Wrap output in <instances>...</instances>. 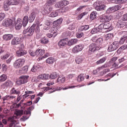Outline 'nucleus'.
Here are the masks:
<instances>
[{
	"label": "nucleus",
	"instance_id": "11",
	"mask_svg": "<svg viewBox=\"0 0 127 127\" xmlns=\"http://www.w3.org/2000/svg\"><path fill=\"white\" fill-rule=\"evenodd\" d=\"M22 24L23 25V21H22L20 19H18L15 25V28L16 30H19V29L22 27Z\"/></svg>",
	"mask_w": 127,
	"mask_h": 127
},
{
	"label": "nucleus",
	"instance_id": "24",
	"mask_svg": "<svg viewBox=\"0 0 127 127\" xmlns=\"http://www.w3.org/2000/svg\"><path fill=\"white\" fill-rule=\"evenodd\" d=\"M9 5H11V4H9L8 0H7L6 2L4 3V9L6 11H7L8 9H9Z\"/></svg>",
	"mask_w": 127,
	"mask_h": 127
},
{
	"label": "nucleus",
	"instance_id": "4",
	"mask_svg": "<svg viewBox=\"0 0 127 127\" xmlns=\"http://www.w3.org/2000/svg\"><path fill=\"white\" fill-rule=\"evenodd\" d=\"M35 30V25H33L29 29L24 30L23 32V34H24L25 36H32L34 33Z\"/></svg>",
	"mask_w": 127,
	"mask_h": 127
},
{
	"label": "nucleus",
	"instance_id": "59",
	"mask_svg": "<svg viewBox=\"0 0 127 127\" xmlns=\"http://www.w3.org/2000/svg\"><path fill=\"white\" fill-rule=\"evenodd\" d=\"M89 25H88L82 26L81 27V30H88V29H89Z\"/></svg>",
	"mask_w": 127,
	"mask_h": 127
},
{
	"label": "nucleus",
	"instance_id": "31",
	"mask_svg": "<svg viewBox=\"0 0 127 127\" xmlns=\"http://www.w3.org/2000/svg\"><path fill=\"white\" fill-rule=\"evenodd\" d=\"M116 10H115V7L114 6L109 7L107 10V13H112V12H115Z\"/></svg>",
	"mask_w": 127,
	"mask_h": 127
},
{
	"label": "nucleus",
	"instance_id": "5",
	"mask_svg": "<svg viewBox=\"0 0 127 127\" xmlns=\"http://www.w3.org/2000/svg\"><path fill=\"white\" fill-rule=\"evenodd\" d=\"M25 63V60L24 59H19L15 61L13 64L14 68L19 69L20 67H22Z\"/></svg>",
	"mask_w": 127,
	"mask_h": 127
},
{
	"label": "nucleus",
	"instance_id": "15",
	"mask_svg": "<svg viewBox=\"0 0 127 127\" xmlns=\"http://www.w3.org/2000/svg\"><path fill=\"white\" fill-rule=\"evenodd\" d=\"M20 42L19 38L18 37H15L12 39L11 44L12 45H17V44H19Z\"/></svg>",
	"mask_w": 127,
	"mask_h": 127
},
{
	"label": "nucleus",
	"instance_id": "19",
	"mask_svg": "<svg viewBox=\"0 0 127 127\" xmlns=\"http://www.w3.org/2000/svg\"><path fill=\"white\" fill-rule=\"evenodd\" d=\"M105 9H106V5L104 4L103 2H102V5L96 7V10L98 11H101V10H104Z\"/></svg>",
	"mask_w": 127,
	"mask_h": 127
},
{
	"label": "nucleus",
	"instance_id": "46",
	"mask_svg": "<svg viewBox=\"0 0 127 127\" xmlns=\"http://www.w3.org/2000/svg\"><path fill=\"white\" fill-rule=\"evenodd\" d=\"M50 9V8H48L47 9H44L42 11V14L46 15V14H47V13H50V11H48Z\"/></svg>",
	"mask_w": 127,
	"mask_h": 127
},
{
	"label": "nucleus",
	"instance_id": "9",
	"mask_svg": "<svg viewBox=\"0 0 127 127\" xmlns=\"http://www.w3.org/2000/svg\"><path fill=\"white\" fill-rule=\"evenodd\" d=\"M84 49L83 45L80 44L74 46L72 49V52L73 53H78L80 51H82Z\"/></svg>",
	"mask_w": 127,
	"mask_h": 127
},
{
	"label": "nucleus",
	"instance_id": "51",
	"mask_svg": "<svg viewBox=\"0 0 127 127\" xmlns=\"http://www.w3.org/2000/svg\"><path fill=\"white\" fill-rule=\"evenodd\" d=\"M23 115V111L21 110H18L16 112V116H22Z\"/></svg>",
	"mask_w": 127,
	"mask_h": 127
},
{
	"label": "nucleus",
	"instance_id": "52",
	"mask_svg": "<svg viewBox=\"0 0 127 127\" xmlns=\"http://www.w3.org/2000/svg\"><path fill=\"white\" fill-rule=\"evenodd\" d=\"M114 7L115 11H117V10H119V9H121V8H122V5H116L115 6H114Z\"/></svg>",
	"mask_w": 127,
	"mask_h": 127
},
{
	"label": "nucleus",
	"instance_id": "13",
	"mask_svg": "<svg viewBox=\"0 0 127 127\" xmlns=\"http://www.w3.org/2000/svg\"><path fill=\"white\" fill-rule=\"evenodd\" d=\"M68 41H66V39H62L58 42V45L60 47H63V46L66 45Z\"/></svg>",
	"mask_w": 127,
	"mask_h": 127
},
{
	"label": "nucleus",
	"instance_id": "36",
	"mask_svg": "<svg viewBox=\"0 0 127 127\" xmlns=\"http://www.w3.org/2000/svg\"><path fill=\"white\" fill-rule=\"evenodd\" d=\"M11 94H15V95H19L20 92L15 90V88H13L10 91Z\"/></svg>",
	"mask_w": 127,
	"mask_h": 127
},
{
	"label": "nucleus",
	"instance_id": "43",
	"mask_svg": "<svg viewBox=\"0 0 127 127\" xmlns=\"http://www.w3.org/2000/svg\"><path fill=\"white\" fill-rule=\"evenodd\" d=\"M57 0H49L47 1L48 5L50 6L52 5V4H54L55 2H56Z\"/></svg>",
	"mask_w": 127,
	"mask_h": 127
},
{
	"label": "nucleus",
	"instance_id": "47",
	"mask_svg": "<svg viewBox=\"0 0 127 127\" xmlns=\"http://www.w3.org/2000/svg\"><path fill=\"white\" fill-rule=\"evenodd\" d=\"M85 6H80L76 10V12L78 13L79 12H81L83 10V8L85 7Z\"/></svg>",
	"mask_w": 127,
	"mask_h": 127
},
{
	"label": "nucleus",
	"instance_id": "62",
	"mask_svg": "<svg viewBox=\"0 0 127 127\" xmlns=\"http://www.w3.org/2000/svg\"><path fill=\"white\" fill-rule=\"evenodd\" d=\"M103 38H98L96 43H97L98 44H102V43H103Z\"/></svg>",
	"mask_w": 127,
	"mask_h": 127
},
{
	"label": "nucleus",
	"instance_id": "17",
	"mask_svg": "<svg viewBox=\"0 0 127 127\" xmlns=\"http://www.w3.org/2000/svg\"><path fill=\"white\" fill-rule=\"evenodd\" d=\"M28 71V66L26 65L23 66L21 69L19 70V73L21 74H25V73H27Z\"/></svg>",
	"mask_w": 127,
	"mask_h": 127
},
{
	"label": "nucleus",
	"instance_id": "50",
	"mask_svg": "<svg viewBox=\"0 0 127 127\" xmlns=\"http://www.w3.org/2000/svg\"><path fill=\"white\" fill-rule=\"evenodd\" d=\"M63 88L62 87H57V88H55L52 92H49V94H51V93H54V92H56V91H61Z\"/></svg>",
	"mask_w": 127,
	"mask_h": 127
},
{
	"label": "nucleus",
	"instance_id": "37",
	"mask_svg": "<svg viewBox=\"0 0 127 127\" xmlns=\"http://www.w3.org/2000/svg\"><path fill=\"white\" fill-rule=\"evenodd\" d=\"M0 80L1 81V82H4V81H5V80L7 79V76L3 74L0 76Z\"/></svg>",
	"mask_w": 127,
	"mask_h": 127
},
{
	"label": "nucleus",
	"instance_id": "29",
	"mask_svg": "<svg viewBox=\"0 0 127 127\" xmlns=\"http://www.w3.org/2000/svg\"><path fill=\"white\" fill-rule=\"evenodd\" d=\"M29 94H34V92L31 91H25V94L23 95V98L29 97Z\"/></svg>",
	"mask_w": 127,
	"mask_h": 127
},
{
	"label": "nucleus",
	"instance_id": "10",
	"mask_svg": "<svg viewBox=\"0 0 127 127\" xmlns=\"http://www.w3.org/2000/svg\"><path fill=\"white\" fill-rule=\"evenodd\" d=\"M111 19H113V16L110 15L108 16L104 15L101 17L102 22H107V21H110Z\"/></svg>",
	"mask_w": 127,
	"mask_h": 127
},
{
	"label": "nucleus",
	"instance_id": "48",
	"mask_svg": "<svg viewBox=\"0 0 127 127\" xmlns=\"http://www.w3.org/2000/svg\"><path fill=\"white\" fill-rule=\"evenodd\" d=\"M38 69H39L38 66H37L36 65H34L31 69V71H32V72H35L38 70Z\"/></svg>",
	"mask_w": 127,
	"mask_h": 127
},
{
	"label": "nucleus",
	"instance_id": "6",
	"mask_svg": "<svg viewBox=\"0 0 127 127\" xmlns=\"http://www.w3.org/2000/svg\"><path fill=\"white\" fill-rule=\"evenodd\" d=\"M119 47L120 45L119 44V42L115 41L109 46L108 51L109 52L115 51V50H117V49L119 48Z\"/></svg>",
	"mask_w": 127,
	"mask_h": 127
},
{
	"label": "nucleus",
	"instance_id": "12",
	"mask_svg": "<svg viewBox=\"0 0 127 127\" xmlns=\"http://www.w3.org/2000/svg\"><path fill=\"white\" fill-rule=\"evenodd\" d=\"M111 66H112V64H111V62H109L108 63H105L102 66L98 67L97 70L99 72V71H101V70H103L104 68H109V67H111Z\"/></svg>",
	"mask_w": 127,
	"mask_h": 127
},
{
	"label": "nucleus",
	"instance_id": "55",
	"mask_svg": "<svg viewBox=\"0 0 127 127\" xmlns=\"http://www.w3.org/2000/svg\"><path fill=\"white\" fill-rule=\"evenodd\" d=\"M83 35H84L83 32H78L76 33V37H77V38H81Z\"/></svg>",
	"mask_w": 127,
	"mask_h": 127
},
{
	"label": "nucleus",
	"instance_id": "41",
	"mask_svg": "<svg viewBox=\"0 0 127 127\" xmlns=\"http://www.w3.org/2000/svg\"><path fill=\"white\" fill-rule=\"evenodd\" d=\"M104 29H109L111 27V24L109 23H103Z\"/></svg>",
	"mask_w": 127,
	"mask_h": 127
},
{
	"label": "nucleus",
	"instance_id": "25",
	"mask_svg": "<svg viewBox=\"0 0 127 127\" xmlns=\"http://www.w3.org/2000/svg\"><path fill=\"white\" fill-rule=\"evenodd\" d=\"M75 28H76V23L75 22L70 23L69 24L68 29L69 30H74Z\"/></svg>",
	"mask_w": 127,
	"mask_h": 127
},
{
	"label": "nucleus",
	"instance_id": "39",
	"mask_svg": "<svg viewBox=\"0 0 127 127\" xmlns=\"http://www.w3.org/2000/svg\"><path fill=\"white\" fill-rule=\"evenodd\" d=\"M56 16H58V11L53 12L50 14V17H56Z\"/></svg>",
	"mask_w": 127,
	"mask_h": 127
},
{
	"label": "nucleus",
	"instance_id": "61",
	"mask_svg": "<svg viewBox=\"0 0 127 127\" xmlns=\"http://www.w3.org/2000/svg\"><path fill=\"white\" fill-rule=\"evenodd\" d=\"M98 38L99 37L98 36H95L92 38L91 40L93 42H97Z\"/></svg>",
	"mask_w": 127,
	"mask_h": 127
},
{
	"label": "nucleus",
	"instance_id": "40",
	"mask_svg": "<svg viewBox=\"0 0 127 127\" xmlns=\"http://www.w3.org/2000/svg\"><path fill=\"white\" fill-rule=\"evenodd\" d=\"M117 25L119 28H122V27H124L125 26V24L121 21H119L117 22Z\"/></svg>",
	"mask_w": 127,
	"mask_h": 127
},
{
	"label": "nucleus",
	"instance_id": "27",
	"mask_svg": "<svg viewBox=\"0 0 127 127\" xmlns=\"http://www.w3.org/2000/svg\"><path fill=\"white\" fill-rule=\"evenodd\" d=\"M84 79L85 77L84 74L81 73L77 76V81L78 82H82V81H84Z\"/></svg>",
	"mask_w": 127,
	"mask_h": 127
},
{
	"label": "nucleus",
	"instance_id": "20",
	"mask_svg": "<svg viewBox=\"0 0 127 127\" xmlns=\"http://www.w3.org/2000/svg\"><path fill=\"white\" fill-rule=\"evenodd\" d=\"M12 37H13V35L12 34H5L3 36V39L6 41L10 40Z\"/></svg>",
	"mask_w": 127,
	"mask_h": 127
},
{
	"label": "nucleus",
	"instance_id": "35",
	"mask_svg": "<svg viewBox=\"0 0 127 127\" xmlns=\"http://www.w3.org/2000/svg\"><path fill=\"white\" fill-rule=\"evenodd\" d=\"M127 36H123L122 37L119 42V44H124V43H125V41H126V40H127Z\"/></svg>",
	"mask_w": 127,
	"mask_h": 127
},
{
	"label": "nucleus",
	"instance_id": "7",
	"mask_svg": "<svg viewBox=\"0 0 127 127\" xmlns=\"http://www.w3.org/2000/svg\"><path fill=\"white\" fill-rule=\"evenodd\" d=\"M57 31H58V28L55 26H53L50 29V32H51V33L47 34L48 37H49V38L52 37H55L57 35Z\"/></svg>",
	"mask_w": 127,
	"mask_h": 127
},
{
	"label": "nucleus",
	"instance_id": "2",
	"mask_svg": "<svg viewBox=\"0 0 127 127\" xmlns=\"http://www.w3.org/2000/svg\"><path fill=\"white\" fill-rule=\"evenodd\" d=\"M15 23V18H12L11 19H6L3 21L2 25L5 27H10L13 26Z\"/></svg>",
	"mask_w": 127,
	"mask_h": 127
},
{
	"label": "nucleus",
	"instance_id": "44",
	"mask_svg": "<svg viewBox=\"0 0 127 127\" xmlns=\"http://www.w3.org/2000/svg\"><path fill=\"white\" fill-rule=\"evenodd\" d=\"M2 72H6L7 71V65L5 64H2Z\"/></svg>",
	"mask_w": 127,
	"mask_h": 127
},
{
	"label": "nucleus",
	"instance_id": "22",
	"mask_svg": "<svg viewBox=\"0 0 127 127\" xmlns=\"http://www.w3.org/2000/svg\"><path fill=\"white\" fill-rule=\"evenodd\" d=\"M36 53L37 56H42L44 54V50H43L41 49H38L36 51Z\"/></svg>",
	"mask_w": 127,
	"mask_h": 127
},
{
	"label": "nucleus",
	"instance_id": "23",
	"mask_svg": "<svg viewBox=\"0 0 127 127\" xmlns=\"http://www.w3.org/2000/svg\"><path fill=\"white\" fill-rule=\"evenodd\" d=\"M46 62L48 64H53L55 62V59L53 57H50L46 60Z\"/></svg>",
	"mask_w": 127,
	"mask_h": 127
},
{
	"label": "nucleus",
	"instance_id": "58",
	"mask_svg": "<svg viewBox=\"0 0 127 127\" xmlns=\"http://www.w3.org/2000/svg\"><path fill=\"white\" fill-rule=\"evenodd\" d=\"M116 3H126L127 0H117Z\"/></svg>",
	"mask_w": 127,
	"mask_h": 127
},
{
	"label": "nucleus",
	"instance_id": "56",
	"mask_svg": "<svg viewBox=\"0 0 127 127\" xmlns=\"http://www.w3.org/2000/svg\"><path fill=\"white\" fill-rule=\"evenodd\" d=\"M97 32H99L97 28H94L91 31V33L92 34H95V33H97Z\"/></svg>",
	"mask_w": 127,
	"mask_h": 127
},
{
	"label": "nucleus",
	"instance_id": "18",
	"mask_svg": "<svg viewBox=\"0 0 127 127\" xmlns=\"http://www.w3.org/2000/svg\"><path fill=\"white\" fill-rule=\"evenodd\" d=\"M20 0H8V3L11 5H16L19 3Z\"/></svg>",
	"mask_w": 127,
	"mask_h": 127
},
{
	"label": "nucleus",
	"instance_id": "14",
	"mask_svg": "<svg viewBox=\"0 0 127 127\" xmlns=\"http://www.w3.org/2000/svg\"><path fill=\"white\" fill-rule=\"evenodd\" d=\"M97 45L95 43H92L89 45V51L95 52L97 50Z\"/></svg>",
	"mask_w": 127,
	"mask_h": 127
},
{
	"label": "nucleus",
	"instance_id": "42",
	"mask_svg": "<svg viewBox=\"0 0 127 127\" xmlns=\"http://www.w3.org/2000/svg\"><path fill=\"white\" fill-rule=\"evenodd\" d=\"M75 62L77 64H81V62H83V59L81 58H77L75 59Z\"/></svg>",
	"mask_w": 127,
	"mask_h": 127
},
{
	"label": "nucleus",
	"instance_id": "8",
	"mask_svg": "<svg viewBox=\"0 0 127 127\" xmlns=\"http://www.w3.org/2000/svg\"><path fill=\"white\" fill-rule=\"evenodd\" d=\"M23 45H21V47L19 48V50L16 52L17 56L20 57V56H23V55H26L27 54L26 51L23 50Z\"/></svg>",
	"mask_w": 127,
	"mask_h": 127
},
{
	"label": "nucleus",
	"instance_id": "3",
	"mask_svg": "<svg viewBox=\"0 0 127 127\" xmlns=\"http://www.w3.org/2000/svg\"><path fill=\"white\" fill-rule=\"evenodd\" d=\"M29 76L28 75H22L20 77L19 79L16 81L17 85H23L28 82V78Z\"/></svg>",
	"mask_w": 127,
	"mask_h": 127
},
{
	"label": "nucleus",
	"instance_id": "34",
	"mask_svg": "<svg viewBox=\"0 0 127 127\" xmlns=\"http://www.w3.org/2000/svg\"><path fill=\"white\" fill-rule=\"evenodd\" d=\"M4 84L6 87H12L13 86V83L10 80H7Z\"/></svg>",
	"mask_w": 127,
	"mask_h": 127
},
{
	"label": "nucleus",
	"instance_id": "60",
	"mask_svg": "<svg viewBox=\"0 0 127 127\" xmlns=\"http://www.w3.org/2000/svg\"><path fill=\"white\" fill-rule=\"evenodd\" d=\"M29 53L31 56H36V51L35 52H33V51H29Z\"/></svg>",
	"mask_w": 127,
	"mask_h": 127
},
{
	"label": "nucleus",
	"instance_id": "16",
	"mask_svg": "<svg viewBox=\"0 0 127 127\" xmlns=\"http://www.w3.org/2000/svg\"><path fill=\"white\" fill-rule=\"evenodd\" d=\"M77 42L78 39H72L67 42V45H68V46H71V45H74V44H76V43H77Z\"/></svg>",
	"mask_w": 127,
	"mask_h": 127
},
{
	"label": "nucleus",
	"instance_id": "26",
	"mask_svg": "<svg viewBox=\"0 0 127 127\" xmlns=\"http://www.w3.org/2000/svg\"><path fill=\"white\" fill-rule=\"evenodd\" d=\"M97 17V12L93 11L90 15V20H94Z\"/></svg>",
	"mask_w": 127,
	"mask_h": 127
},
{
	"label": "nucleus",
	"instance_id": "33",
	"mask_svg": "<svg viewBox=\"0 0 127 127\" xmlns=\"http://www.w3.org/2000/svg\"><path fill=\"white\" fill-rule=\"evenodd\" d=\"M58 76H59V75L58 73H57V72H54L51 74L50 75V78H51V79H56Z\"/></svg>",
	"mask_w": 127,
	"mask_h": 127
},
{
	"label": "nucleus",
	"instance_id": "49",
	"mask_svg": "<svg viewBox=\"0 0 127 127\" xmlns=\"http://www.w3.org/2000/svg\"><path fill=\"white\" fill-rule=\"evenodd\" d=\"M43 80H48L50 78V75L48 74H43Z\"/></svg>",
	"mask_w": 127,
	"mask_h": 127
},
{
	"label": "nucleus",
	"instance_id": "53",
	"mask_svg": "<svg viewBox=\"0 0 127 127\" xmlns=\"http://www.w3.org/2000/svg\"><path fill=\"white\" fill-rule=\"evenodd\" d=\"M9 120H11V123L9 125V126L10 127H13L14 124H15V120H13V119H12V118H10V117L8 119V120L9 121Z\"/></svg>",
	"mask_w": 127,
	"mask_h": 127
},
{
	"label": "nucleus",
	"instance_id": "38",
	"mask_svg": "<svg viewBox=\"0 0 127 127\" xmlns=\"http://www.w3.org/2000/svg\"><path fill=\"white\" fill-rule=\"evenodd\" d=\"M55 6L57 8H61L63 6V4L62 3V1H59L56 5Z\"/></svg>",
	"mask_w": 127,
	"mask_h": 127
},
{
	"label": "nucleus",
	"instance_id": "54",
	"mask_svg": "<svg viewBox=\"0 0 127 127\" xmlns=\"http://www.w3.org/2000/svg\"><path fill=\"white\" fill-rule=\"evenodd\" d=\"M97 29L98 30V31H101V30H103L104 29V23L101 24L98 26L97 27Z\"/></svg>",
	"mask_w": 127,
	"mask_h": 127
},
{
	"label": "nucleus",
	"instance_id": "1",
	"mask_svg": "<svg viewBox=\"0 0 127 127\" xmlns=\"http://www.w3.org/2000/svg\"><path fill=\"white\" fill-rule=\"evenodd\" d=\"M36 12H33L32 13L29 15V18L28 16H25L23 19V26L25 27L27 24L29 22H33L34 19L36 17Z\"/></svg>",
	"mask_w": 127,
	"mask_h": 127
},
{
	"label": "nucleus",
	"instance_id": "57",
	"mask_svg": "<svg viewBox=\"0 0 127 127\" xmlns=\"http://www.w3.org/2000/svg\"><path fill=\"white\" fill-rule=\"evenodd\" d=\"M4 17H5V14L3 13H0V21L3 20Z\"/></svg>",
	"mask_w": 127,
	"mask_h": 127
},
{
	"label": "nucleus",
	"instance_id": "28",
	"mask_svg": "<svg viewBox=\"0 0 127 127\" xmlns=\"http://www.w3.org/2000/svg\"><path fill=\"white\" fill-rule=\"evenodd\" d=\"M107 60V57H104L102 59H101L100 60L98 61L96 63V64H97V65H99L100 64H102L103 63H104V62H105V61H106Z\"/></svg>",
	"mask_w": 127,
	"mask_h": 127
},
{
	"label": "nucleus",
	"instance_id": "21",
	"mask_svg": "<svg viewBox=\"0 0 127 127\" xmlns=\"http://www.w3.org/2000/svg\"><path fill=\"white\" fill-rule=\"evenodd\" d=\"M66 81V78L62 76H60L57 79V83L59 84L63 83Z\"/></svg>",
	"mask_w": 127,
	"mask_h": 127
},
{
	"label": "nucleus",
	"instance_id": "32",
	"mask_svg": "<svg viewBox=\"0 0 127 127\" xmlns=\"http://www.w3.org/2000/svg\"><path fill=\"white\" fill-rule=\"evenodd\" d=\"M124 14L123 12H120L118 11L116 14L115 15V18H117V19H119V18H120L122 17V16Z\"/></svg>",
	"mask_w": 127,
	"mask_h": 127
},
{
	"label": "nucleus",
	"instance_id": "30",
	"mask_svg": "<svg viewBox=\"0 0 127 127\" xmlns=\"http://www.w3.org/2000/svg\"><path fill=\"white\" fill-rule=\"evenodd\" d=\"M103 1L97 0L96 2H95L93 4L94 6L95 7V9L96 7H99V5H102V3Z\"/></svg>",
	"mask_w": 127,
	"mask_h": 127
},
{
	"label": "nucleus",
	"instance_id": "45",
	"mask_svg": "<svg viewBox=\"0 0 127 127\" xmlns=\"http://www.w3.org/2000/svg\"><path fill=\"white\" fill-rule=\"evenodd\" d=\"M41 43L43 44H46L47 43H48L49 41L48 39H46V38H43L41 40Z\"/></svg>",
	"mask_w": 127,
	"mask_h": 127
},
{
	"label": "nucleus",
	"instance_id": "64",
	"mask_svg": "<svg viewBox=\"0 0 127 127\" xmlns=\"http://www.w3.org/2000/svg\"><path fill=\"white\" fill-rule=\"evenodd\" d=\"M86 14H87L86 12L82 13L78 16V19H81L82 18V17H83L84 16V15H86Z\"/></svg>",
	"mask_w": 127,
	"mask_h": 127
},
{
	"label": "nucleus",
	"instance_id": "63",
	"mask_svg": "<svg viewBox=\"0 0 127 127\" xmlns=\"http://www.w3.org/2000/svg\"><path fill=\"white\" fill-rule=\"evenodd\" d=\"M62 2L64 6L65 5H67V4H69V2L66 0H63V1H62Z\"/></svg>",
	"mask_w": 127,
	"mask_h": 127
}]
</instances>
